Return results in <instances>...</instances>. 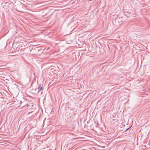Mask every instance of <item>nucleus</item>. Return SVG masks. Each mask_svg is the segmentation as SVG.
<instances>
[{
	"instance_id": "1",
	"label": "nucleus",
	"mask_w": 150,
	"mask_h": 150,
	"mask_svg": "<svg viewBox=\"0 0 150 150\" xmlns=\"http://www.w3.org/2000/svg\"><path fill=\"white\" fill-rule=\"evenodd\" d=\"M43 90V87L40 84L38 86V87L35 89V92L37 93L38 95H41L42 94V91H41Z\"/></svg>"
},
{
	"instance_id": "2",
	"label": "nucleus",
	"mask_w": 150,
	"mask_h": 150,
	"mask_svg": "<svg viewBox=\"0 0 150 150\" xmlns=\"http://www.w3.org/2000/svg\"><path fill=\"white\" fill-rule=\"evenodd\" d=\"M129 129V128H127V129H126V130H125V131H127L128 129Z\"/></svg>"
}]
</instances>
